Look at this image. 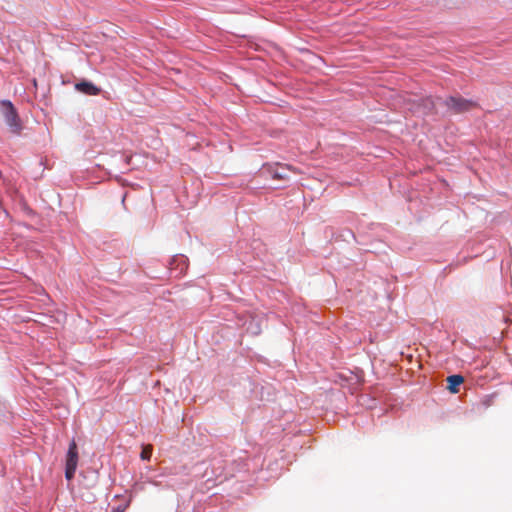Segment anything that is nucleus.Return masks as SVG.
Masks as SVG:
<instances>
[{
    "label": "nucleus",
    "instance_id": "obj_1",
    "mask_svg": "<svg viewBox=\"0 0 512 512\" xmlns=\"http://www.w3.org/2000/svg\"><path fill=\"white\" fill-rule=\"evenodd\" d=\"M2 112L7 125L10 127L11 132L19 134L21 131V123L17 111L9 100L1 101Z\"/></svg>",
    "mask_w": 512,
    "mask_h": 512
},
{
    "label": "nucleus",
    "instance_id": "obj_2",
    "mask_svg": "<svg viewBox=\"0 0 512 512\" xmlns=\"http://www.w3.org/2000/svg\"><path fill=\"white\" fill-rule=\"evenodd\" d=\"M78 465V450L77 444L72 440L69 444L68 452L66 455L65 464V477L67 480L73 479Z\"/></svg>",
    "mask_w": 512,
    "mask_h": 512
},
{
    "label": "nucleus",
    "instance_id": "obj_3",
    "mask_svg": "<svg viewBox=\"0 0 512 512\" xmlns=\"http://www.w3.org/2000/svg\"><path fill=\"white\" fill-rule=\"evenodd\" d=\"M445 104L453 113H463L477 106V104L472 100L454 96L447 98Z\"/></svg>",
    "mask_w": 512,
    "mask_h": 512
},
{
    "label": "nucleus",
    "instance_id": "obj_4",
    "mask_svg": "<svg viewBox=\"0 0 512 512\" xmlns=\"http://www.w3.org/2000/svg\"><path fill=\"white\" fill-rule=\"evenodd\" d=\"M291 167L288 165H276L270 169V174L273 179L287 180L290 177Z\"/></svg>",
    "mask_w": 512,
    "mask_h": 512
},
{
    "label": "nucleus",
    "instance_id": "obj_5",
    "mask_svg": "<svg viewBox=\"0 0 512 512\" xmlns=\"http://www.w3.org/2000/svg\"><path fill=\"white\" fill-rule=\"evenodd\" d=\"M77 91L87 94V95H98L101 92V89L95 86L92 82L82 81L75 85Z\"/></svg>",
    "mask_w": 512,
    "mask_h": 512
},
{
    "label": "nucleus",
    "instance_id": "obj_6",
    "mask_svg": "<svg viewBox=\"0 0 512 512\" xmlns=\"http://www.w3.org/2000/svg\"><path fill=\"white\" fill-rule=\"evenodd\" d=\"M464 382V378L461 375H451L447 377L448 390L455 394L459 391V386Z\"/></svg>",
    "mask_w": 512,
    "mask_h": 512
},
{
    "label": "nucleus",
    "instance_id": "obj_7",
    "mask_svg": "<svg viewBox=\"0 0 512 512\" xmlns=\"http://www.w3.org/2000/svg\"><path fill=\"white\" fill-rule=\"evenodd\" d=\"M152 451H153L152 445L148 444V445L144 446L141 451V454H140L141 459L142 460H150V458L152 456Z\"/></svg>",
    "mask_w": 512,
    "mask_h": 512
},
{
    "label": "nucleus",
    "instance_id": "obj_8",
    "mask_svg": "<svg viewBox=\"0 0 512 512\" xmlns=\"http://www.w3.org/2000/svg\"><path fill=\"white\" fill-rule=\"evenodd\" d=\"M422 102H423L424 108L429 111L431 110V108L434 107V103L431 98L423 99Z\"/></svg>",
    "mask_w": 512,
    "mask_h": 512
},
{
    "label": "nucleus",
    "instance_id": "obj_9",
    "mask_svg": "<svg viewBox=\"0 0 512 512\" xmlns=\"http://www.w3.org/2000/svg\"><path fill=\"white\" fill-rule=\"evenodd\" d=\"M112 512H124V508L117 507V508H116V509H114Z\"/></svg>",
    "mask_w": 512,
    "mask_h": 512
}]
</instances>
